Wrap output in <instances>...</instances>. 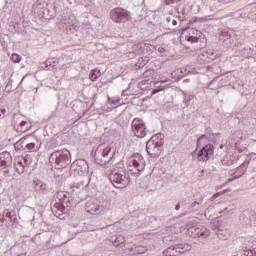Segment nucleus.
Segmentation results:
<instances>
[{
	"label": "nucleus",
	"mask_w": 256,
	"mask_h": 256,
	"mask_svg": "<svg viewBox=\"0 0 256 256\" xmlns=\"http://www.w3.org/2000/svg\"><path fill=\"white\" fill-rule=\"evenodd\" d=\"M115 152L111 151V146L109 144H100L97 146L94 159L98 165L102 167L109 168L113 165V157Z\"/></svg>",
	"instance_id": "nucleus-1"
},
{
	"label": "nucleus",
	"mask_w": 256,
	"mask_h": 256,
	"mask_svg": "<svg viewBox=\"0 0 256 256\" xmlns=\"http://www.w3.org/2000/svg\"><path fill=\"white\" fill-rule=\"evenodd\" d=\"M50 161L55 163L58 169H65L71 165V153L67 149L56 150L50 154Z\"/></svg>",
	"instance_id": "nucleus-2"
},
{
	"label": "nucleus",
	"mask_w": 256,
	"mask_h": 256,
	"mask_svg": "<svg viewBox=\"0 0 256 256\" xmlns=\"http://www.w3.org/2000/svg\"><path fill=\"white\" fill-rule=\"evenodd\" d=\"M164 136L161 133L152 136L146 143V151L150 157H159L161 155V149L163 147Z\"/></svg>",
	"instance_id": "nucleus-3"
},
{
	"label": "nucleus",
	"mask_w": 256,
	"mask_h": 256,
	"mask_svg": "<svg viewBox=\"0 0 256 256\" xmlns=\"http://www.w3.org/2000/svg\"><path fill=\"white\" fill-rule=\"evenodd\" d=\"M186 229V235H188V237H192L193 239H199L200 237L202 239H207V237L210 235L209 229L203 226L197 227L193 221L186 224Z\"/></svg>",
	"instance_id": "nucleus-4"
},
{
	"label": "nucleus",
	"mask_w": 256,
	"mask_h": 256,
	"mask_svg": "<svg viewBox=\"0 0 256 256\" xmlns=\"http://www.w3.org/2000/svg\"><path fill=\"white\" fill-rule=\"evenodd\" d=\"M236 81L237 77H235V73L227 72L226 74L212 80L209 84V87L215 85V83H218V87H227L229 85H233V83H236Z\"/></svg>",
	"instance_id": "nucleus-5"
},
{
	"label": "nucleus",
	"mask_w": 256,
	"mask_h": 256,
	"mask_svg": "<svg viewBox=\"0 0 256 256\" xmlns=\"http://www.w3.org/2000/svg\"><path fill=\"white\" fill-rule=\"evenodd\" d=\"M131 127L135 137H138V139L147 137V125H145V121H143V119L134 118Z\"/></svg>",
	"instance_id": "nucleus-6"
},
{
	"label": "nucleus",
	"mask_w": 256,
	"mask_h": 256,
	"mask_svg": "<svg viewBox=\"0 0 256 256\" xmlns=\"http://www.w3.org/2000/svg\"><path fill=\"white\" fill-rule=\"evenodd\" d=\"M110 181L116 189H123V187H127L129 185L127 176L121 172H117L116 170L112 171L110 174Z\"/></svg>",
	"instance_id": "nucleus-7"
},
{
	"label": "nucleus",
	"mask_w": 256,
	"mask_h": 256,
	"mask_svg": "<svg viewBox=\"0 0 256 256\" xmlns=\"http://www.w3.org/2000/svg\"><path fill=\"white\" fill-rule=\"evenodd\" d=\"M111 19L115 21V23H125V21H129L131 19V14L129 11L123 8H114L110 12Z\"/></svg>",
	"instance_id": "nucleus-8"
},
{
	"label": "nucleus",
	"mask_w": 256,
	"mask_h": 256,
	"mask_svg": "<svg viewBox=\"0 0 256 256\" xmlns=\"http://www.w3.org/2000/svg\"><path fill=\"white\" fill-rule=\"evenodd\" d=\"M191 244H177L175 246L168 247L163 251L164 256H177V253H185L191 251Z\"/></svg>",
	"instance_id": "nucleus-9"
},
{
	"label": "nucleus",
	"mask_w": 256,
	"mask_h": 256,
	"mask_svg": "<svg viewBox=\"0 0 256 256\" xmlns=\"http://www.w3.org/2000/svg\"><path fill=\"white\" fill-rule=\"evenodd\" d=\"M129 163L137 169L138 175H141L145 171V158L141 154H133L129 159Z\"/></svg>",
	"instance_id": "nucleus-10"
},
{
	"label": "nucleus",
	"mask_w": 256,
	"mask_h": 256,
	"mask_svg": "<svg viewBox=\"0 0 256 256\" xmlns=\"http://www.w3.org/2000/svg\"><path fill=\"white\" fill-rule=\"evenodd\" d=\"M213 144H204V146L198 151V161H209V158L213 156Z\"/></svg>",
	"instance_id": "nucleus-11"
},
{
	"label": "nucleus",
	"mask_w": 256,
	"mask_h": 256,
	"mask_svg": "<svg viewBox=\"0 0 256 256\" xmlns=\"http://www.w3.org/2000/svg\"><path fill=\"white\" fill-rule=\"evenodd\" d=\"M13 165V156L11 153L4 151L0 153V169H9Z\"/></svg>",
	"instance_id": "nucleus-12"
},
{
	"label": "nucleus",
	"mask_w": 256,
	"mask_h": 256,
	"mask_svg": "<svg viewBox=\"0 0 256 256\" xmlns=\"http://www.w3.org/2000/svg\"><path fill=\"white\" fill-rule=\"evenodd\" d=\"M217 141V134H203L197 139V147L201 145H210L209 143H215Z\"/></svg>",
	"instance_id": "nucleus-13"
},
{
	"label": "nucleus",
	"mask_w": 256,
	"mask_h": 256,
	"mask_svg": "<svg viewBox=\"0 0 256 256\" xmlns=\"http://www.w3.org/2000/svg\"><path fill=\"white\" fill-rule=\"evenodd\" d=\"M250 163L251 159H246L240 166L236 168V171L234 172L235 179H239L240 177H243L245 173H247Z\"/></svg>",
	"instance_id": "nucleus-14"
},
{
	"label": "nucleus",
	"mask_w": 256,
	"mask_h": 256,
	"mask_svg": "<svg viewBox=\"0 0 256 256\" xmlns=\"http://www.w3.org/2000/svg\"><path fill=\"white\" fill-rule=\"evenodd\" d=\"M36 142H29L27 138L22 139V147H25V149H28V151H32L33 153L39 151L41 144H39V141L35 140Z\"/></svg>",
	"instance_id": "nucleus-15"
},
{
	"label": "nucleus",
	"mask_w": 256,
	"mask_h": 256,
	"mask_svg": "<svg viewBox=\"0 0 256 256\" xmlns=\"http://www.w3.org/2000/svg\"><path fill=\"white\" fill-rule=\"evenodd\" d=\"M34 185L38 193L41 195H47V193H49V186L45 182L41 180H34Z\"/></svg>",
	"instance_id": "nucleus-16"
},
{
	"label": "nucleus",
	"mask_w": 256,
	"mask_h": 256,
	"mask_svg": "<svg viewBox=\"0 0 256 256\" xmlns=\"http://www.w3.org/2000/svg\"><path fill=\"white\" fill-rule=\"evenodd\" d=\"M201 58L205 63H211V61H215L217 59V54L215 53L214 50H208L207 52L202 53Z\"/></svg>",
	"instance_id": "nucleus-17"
},
{
	"label": "nucleus",
	"mask_w": 256,
	"mask_h": 256,
	"mask_svg": "<svg viewBox=\"0 0 256 256\" xmlns=\"http://www.w3.org/2000/svg\"><path fill=\"white\" fill-rule=\"evenodd\" d=\"M14 169L18 175H23L27 171V166L18 158L14 163Z\"/></svg>",
	"instance_id": "nucleus-18"
},
{
	"label": "nucleus",
	"mask_w": 256,
	"mask_h": 256,
	"mask_svg": "<svg viewBox=\"0 0 256 256\" xmlns=\"http://www.w3.org/2000/svg\"><path fill=\"white\" fill-rule=\"evenodd\" d=\"M87 212L90 213V215H99L101 213V206L87 203Z\"/></svg>",
	"instance_id": "nucleus-19"
},
{
	"label": "nucleus",
	"mask_w": 256,
	"mask_h": 256,
	"mask_svg": "<svg viewBox=\"0 0 256 256\" xmlns=\"http://www.w3.org/2000/svg\"><path fill=\"white\" fill-rule=\"evenodd\" d=\"M110 241L115 247H120V245H123V243H125L126 239H125V236L116 235V236H112L110 238Z\"/></svg>",
	"instance_id": "nucleus-20"
},
{
	"label": "nucleus",
	"mask_w": 256,
	"mask_h": 256,
	"mask_svg": "<svg viewBox=\"0 0 256 256\" xmlns=\"http://www.w3.org/2000/svg\"><path fill=\"white\" fill-rule=\"evenodd\" d=\"M76 165H78V171H81L84 174L89 173V165L85 160H78Z\"/></svg>",
	"instance_id": "nucleus-21"
},
{
	"label": "nucleus",
	"mask_w": 256,
	"mask_h": 256,
	"mask_svg": "<svg viewBox=\"0 0 256 256\" xmlns=\"http://www.w3.org/2000/svg\"><path fill=\"white\" fill-rule=\"evenodd\" d=\"M238 160H239V156H237V155H232V156L230 157V159H228L227 157L224 158V159L222 160V165H228V166H230V165H233V163H235V162L238 161Z\"/></svg>",
	"instance_id": "nucleus-22"
},
{
	"label": "nucleus",
	"mask_w": 256,
	"mask_h": 256,
	"mask_svg": "<svg viewBox=\"0 0 256 256\" xmlns=\"http://www.w3.org/2000/svg\"><path fill=\"white\" fill-rule=\"evenodd\" d=\"M135 252H133V248L130 249L129 253H132L133 255H135V253H137L138 255H143V253H147V247L145 246H137L135 247Z\"/></svg>",
	"instance_id": "nucleus-23"
},
{
	"label": "nucleus",
	"mask_w": 256,
	"mask_h": 256,
	"mask_svg": "<svg viewBox=\"0 0 256 256\" xmlns=\"http://www.w3.org/2000/svg\"><path fill=\"white\" fill-rule=\"evenodd\" d=\"M184 33H187L184 36H197V37H199V33H201V32L197 31V29H195V28H188V29L184 30Z\"/></svg>",
	"instance_id": "nucleus-24"
},
{
	"label": "nucleus",
	"mask_w": 256,
	"mask_h": 256,
	"mask_svg": "<svg viewBox=\"0 0 256 256\" xmlns=\"http://www.w3.org/2000/svg\"><path fill=\"white\" fill-rule=\"evenodd\" d=\"M220 41H229V39H231V34L229 33V31H222L220 36H219Z\"/></svg>",
	"instance_id": "nucleus-25"
},
{
	"label": "nucleus",
	"mask_w": 256,
	"mask_h": 256,
	"mask_svg": "<svg viewBox=\"0 0 256 256\" xmlns=\"http://www.w3.org/2000/svg\"><path fill=\"white\" fill-rule=\"evenodd\" d=\"M99 75H101L99 70H92L89 74L90 81H97Z\"/></svg>",
	"instance_id": "nucleus-26"
},
{
	"label": "nucleus",
	"mask_w": 256,
	"mask_h": 256,
	"mask_svg": "<svg viewBox=\"0 0 256 256\" xmlns=\"http://www.w3.org/2000/svg\"><path fill=\"white\" fill-rule=\"evenodd\" d=\"M20 161H22V163L24 164V165H26L27 167H29L30 165H31V156H29V155H26V156H24V157H19L18 158Z\"/></svg>",
	"instance_id": "nucleus-27"
},
{
	"label": "nucleus",
	"mask_w": 256,
	"mask_h": 256,
	"mask_svg": "<svg viewBox=\"0 0 256 256\" xmlns=\"http://www.w3.org/2000/svg\"><path fill=\"white\" fill-rule=\"evenodd\" d=\"M184 38L189 43H197L199 41V36H184Z\"/></svg>",
	"instance_id": "nucleus-28"
},
{
	"label": "nucleus",
	"mask_w": 256,
	"mask_h": 256,
	"mask_svg": "<svg viewBox=\"0 0 256 256\" xmlns=\"http://www.w3.org/2000/svg\"><path fill=\"white\" fill-rule=\"evenodd\" d=\"M133 51H134L135 55H141V52L143 51L141 44H134Z\"/></svg>",
	"instance_id": "nucleus-29"
},
{
	"label": "nucleus",
	"mask_w": 256,
	"mask_h": 256,
	"mask_svg": "<svg viewBox=\"0 0 256 256\" xmlns=\"http://www.w3.org/2000/svg\"><path fill=\"white\" fill-rule=\"evenodd\" d=\"M196 205H199V202L194 201L189 206H187V203L182 202V208L183 209H193V207H195Z\"/></svg>",
	"instance_id": "nucleus-30"
},
{
	"label": "nucleus",
	"mask_w": 256,
	"mask_h": 256,
	"mask_svg": "<svg viewBox=\"0 0 256 256\" xmlns=\"http://www.w3.org/2000/svg\"><path fill=\"white\" fill-rule=\"evenodd\" d=\"M11 60L13 63H21V57L18 54H12Z\"/></svg>",
	"instance_id": "nucleus-31"
},
{
	"label": "nucleus",
	"mask_w": 256,
	"mask_h": 256,
	"mask_svg": "<svg viewBox=\"0 0 256 256\" xmlns=\"http://www.w3.org/2000/svg\"><path fill=\"white\" fill-rule=\"evenodd\" d=\"M83 187H85V184H83V182L81 183H76L72 186V190L73 191H77V189H83Z\"/></svg>",
	"instance_id": "nucleus-32"
},
{
	"label": "nucleus",
	"mask_w": 256,
	"mask_h": 256,
	"mask_svg": "<svg viewBox=\"0 0 256 256\" xmlns=\"http://www.w3.org/2000/svg\"><path fill=\"white\" fill-rule=\"evenodd\" d=\"M6 217L11 219V221H14V223H15V221H17V216L11 212L6 213Z\"/></svg>",
	"instance_id": "nucleus-33"
},
{
	"label": "nucleus",
	"mask_w": 256,
	"mask_h": 256,
	"mask_svg": "<svg viewBox=\"0 0 256 256\" xmlns=\"http://www.w3.org/2000/svg\"><path fill=\"white\" fill-rule=\"evenodd\" d=\"M26 125L27 121L23 120L22 122H20V127L22 131H27L28 128L26 127Z\"/></svg>",
	"instance_id": "nucleus-34"
},
{
	"label": "nucleus",
	"mask_w": 256,
	"mask_h": 256,
	"mask_svg": "<svg viewBox=\"0 0 256 256\" xmlns=\"http://www.w3.org/2000/svg\"><path fill=\"white\" fill-rule=\"evenodd\" d=\"M166 5H171L174 1H180V0H165Z\"/></svg>",
	"instance_id": "nucleus-35"
},
{
	"label": "nucleus",
	"mask_w": 256,
	"mask_h": 256,
	"mask_svg": "<svg viewBox=\"0 0 256 256\" xmlns=\"http://www.w3.org/2000/svg\"><path fill=\"white\" fill-rule=\"evenodd\" d=\"M220 195H221V192L215 193V194L212 196V199H217V197H219Z\"/></svg>",
	"instance_id": "nucleus-36"
},
{
	"label": "nucleus",
	"mask_w": 256,
	"mask_h": 256,
	"mask_svg": "<svg viewBox=\"0 0 256 256\" xmlns=\"http://www.w3.org/2000/svg\"><path fill=\"white\" fill-rule=\"evenodd\" d=\"M175 209H176V211H179V209H181V204H177V205L175 206Z\"/></svg>",
	"instance_id": "nucleus-37"
},
{
	"label": "nucleus",
	"mask_w": 256,
	"mask_h": 256,
	"mask_svg": "<svg viewBox=\"0 0 256 256\" xmlns=\"http://www.w3.org/2000/svg\"><path fill=\"white\" fill-rule=\"evenodd\" d=\"M169 82V79L161 80L160 83H167Z\"/></svg>",
	"instance_id": "nucleus-38"
},
{
	"label": "nucleus",
	"mask_w": 256,
	"mask_h": 256,
	"mask_svg": "<svg viewBox=\"0 0 256 256\" xmlns=\"http://www.w3.org/2000/svg\"><path fill=\"white\" fill-rule=\"evenodd\" d=\"M159 91H161V90H159V89L153 90V94L155 95L156 93H159Z\"/></svg>",
	"instance_id": "nucleus-39"
},
{
	"label": "nucleus",
	"mask_w": 256,
	"mask_h": 256,
	"mask_svg": "<svg viewBox=\"0 0 256 256\" xmlns=\"http://www.w3.org/2000/svg\"><path fill=\"white\" fill-rule=\"evenodd\" d=\"M172 25H174V26L177 25V20H173Z\"/></svg>",
	"instance_id": "nucleus-40"
},
{
	"label": "nucleus",
	"mask_w": 256,
	"mask_h": 256,
	"mask_svg": "<svg viewBox=\"0 0 256 256\" xmlns=\"http://www.w3.org/2000/svg\"><path fill=\"white\" fill-rule=\"evenodd\" d=\"M1 113H2V115H5L6 110H5V109H2V110H1Z\"/></svg>",
	"instance_id": "nucleus-41"
},
{
	"label": "nucleus",
	"mask_w": 256,
	"mask_h": 256,
	"mask_svg": "<svg viewBox=\"0 0 256 256\" xmlns=\"http://www.w3.org/2000/svg\"><path fill=\"white\" fill-rule=\"evenodd\" d=\"M0 221H1L2 223H5V217H2V218L0 219Z\"/></svg>",
	"instance_id": "nucleus-42"
},
{
	"label": "nucleus",
	"mask_w": 256,
	"mask_h": 256,
	"mask_svg": "<svg viewBox=\"0 0 256 256\" xmlns=\"http://www.w3.org/2000/svg\"><path fill=\"white\" fill-rule=\"evenodd\" d=\"M69 27L67 24H64L63 29H67Z\"/></svg>",
	"instance_id": "nucleus-43"
},
{
	"label": "nucleus",
	"mask_w": 256,
	"mask_h": 256,
	"mask_svg": "<svg viewBox=\"0 0 256 256\" xmlns=\"http://www.w3.org/2000/svg\"><path fill=\"white\" fill-rule=\"evenodd\" d=\"M5 173H9V170H6Z\"/></svg>",
	"instance_id": "nucleus-44"
},
{
	"label": "nucleus",
	"mask_w": 256,
	"mask_h": 256,
	"mask_svg": "<svg viewBox=\"0 0 256 256\" xmlns=\"http://www.w3.org/2000/svg\"><path fill=\"white\" fill-rule=\"evenodd\" d=\"M24 79H25V78L22 79L21 83H23Z\"/></svg>",
	"instance_id": "nucleus-45"
},
{
	"label": "nucleus",
	"mask_w": 256,
	"mask_h": 256,
	"mask_svg": "<svg viewBox=\"0 0 256 256\" xmlns=\"http://www.w3.org/2000/svg\"><path fill=\"white\" fill-rule=\"evenodd\" d=\"M235 148L237 149V143L235 144Z\"/></svg>",
	"instance_id": "nucleus-46"
},
{
	"label": "nucleus",
	"mask_w": 256,
	"mask_h": 256,
	"mask_svg": "<svg viewBox=\"0 0 256 256\" xmlns=\"http://www.w3.org/2000/svg\"><path fill=\"white\" fill-rule=\"evenodd\" d=\"M62 210H65V207L62 206Z\"/></svg>",
	"instance_id": "nucleus-47"
},
{
	"label": "nucleus",
	"mask_w": 256,
	"mask_h": 256,
	"mask_svg": "<svg viewBox=\"0 0 256 256\" xmlns=\"http://www.w3.org/2000/svg\"><path fill=\"white\" fill-rule=\"evenodd\" d=\"M160 51H163V48H161V50Z\"/></svg>",
	"instance_id": "nucleus-48"
},
{
	"label": "nucleus",
	"mask_w": 256,
	"mask_h": 256,
	"mask_svg": "<svg viewBox=\"0 0 256 256\" xmlns=\"http://www.w3.org/2000/svg\"><path fill=\"white\" fill-rule=\"evenodd\" d=\"M231 1H235V0H231Z\"/></svg>",
	"instance_id": "nucleus-49"
}]
</instances>
